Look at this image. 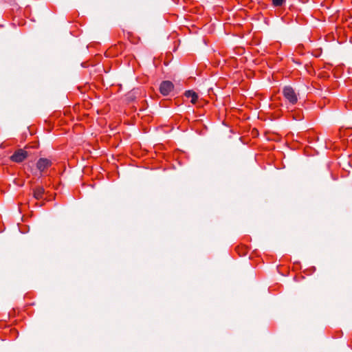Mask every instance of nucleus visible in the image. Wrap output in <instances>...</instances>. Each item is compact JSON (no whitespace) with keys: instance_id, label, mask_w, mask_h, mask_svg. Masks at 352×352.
<instances>
[{"instance_id":"nucleus-1","label":"nucleus","mask_w":352,"mask_h":352,"mask_svg":"<svg viewBox=\"0 0 352 352\" xmlns=\"http://www.w3.org/2000/svg\"><path fill=\"white\" fill-rule=\"evenodd\" d=\"M283 94L286 100L291 104H295L298 102L297 95L291 87H285L283 90Z\"/></svg>"},{"instance_id":"nucleus-2","label":"nucleus","mask_w":352,"mask_h":352,"mask_svg":"<svg viewBox=\"0 0 352 352\" xmlns=\"http://www.w3.org/2000/svg\"><path fill=\"white\" fill-rule=\"evenodd\" d=\"M28 156V154L27 151L23 149H18L10 157V159L12 162L19 163L25 160Z\"/></svg>"},{"instance_id":"nucleus-3","label":"nucleus","mask_w":352,"mask_h":352,"mask_svg":"<svg viewBox=\"0 0 352 352\" xmlns=\"http://www.w3.org/2000/svg\"><path fill=\"white\" fill-rule=\"evenodd\" d=\"M173 84L169 81H163L160 86V93L164 96H168L173 89Z\"/></svg>"},{"instance_id":"nucleus-4","label":"nucleus","mask_w":352,"mask_h":352,"mask_svg":"<svg viewBox=\"0 0 352 352\" xmlns=\"http://www.w3.org/2000/svg\"><path fill=\"white\" fill-rule=\"evenodd\" d=\"M52 165V162L47 158H40L36 162V168L43 172Z\"/></svg>"},{"instance_id":"nucleus-5","label":"nucleus","mask_w":352,"mask_h":352,"mask_svg":"<svg viewBox=\"0 0 352 352\" xmlns=\"http://www.w3.org/2000/svg\"><path fill=\"white\" fill-rule=\"evenodd\" d=\"M44 193L45 189L42 186H36L32 190L33 197L36 200L42 199L43 198Z\"/></svg>"},{"instance_id":"nucleus-6","label":"nucleus","mask_w":352,"mask_h":352,"mask_svg":"<svg viewBox=\"0 0 352 352\" xmlns=\"http://www.w3.org/2000/svg\"><path fill=\"white\" fill-rule=\"evenodd\" d=\"M185 96L188 98H190V102L192 104H195L198 98L197 94L192 90L186 91L185 92Z\"/></svg>"},{"instance_id":"nucleus-7","label":"nucleus","mask_w":352,"mask_h":352,"mask_svg":"<svg viewBox=\"0 0 352 352\" xmlns=\"http://www.w3.org/2000/svg\"><path fill=\"white\" fill-rule=\"evenodd\" d=\"M286 0H272V4L275 7H279L283 6Z\"/></svg>"}]
</instances>
